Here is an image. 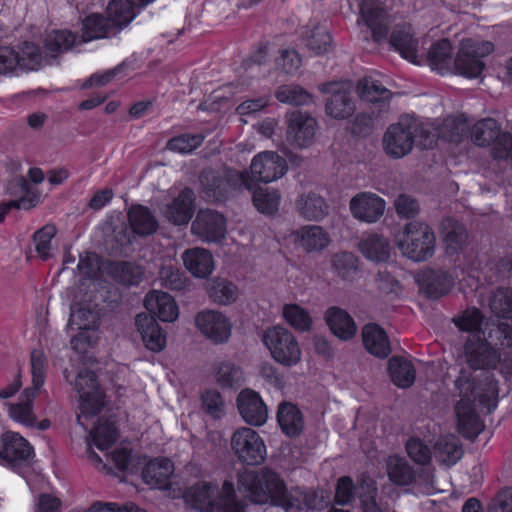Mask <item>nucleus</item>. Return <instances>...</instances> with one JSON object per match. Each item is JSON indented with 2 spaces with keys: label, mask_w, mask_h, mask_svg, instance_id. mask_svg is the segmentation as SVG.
<instances>
[{
  "label": "nucleus",
  "mask_w": 512,
  "mask_h": 512,
  "mask_svg": "<svg viewBox=\"0 0 512 512\" xmlns=\"http://www.w3.org/2000/svg\"><path fill=\"white\" fill-rule=\"evenodd\" d=\"M238 487L257 504L270 503L286 512L320 511L326 505L315 492L303 493L299 488L287 489L280 477L271 470H245L238 475Z\"/></svg>",
  "instance_id": "1"
},
{
  "label": "nucleus",
  "mask_w": 512,
  "mask_h": 512,
  "mask_svg": "<svg viewBox=\"0 0 512 512\" xmlns=\"http://www.w3.org/2000/svg\"><path fill=\"white\" fill-rule=\"evenodd\" d=\"M460 392V400L455 406L457 428L464 437L474 438L483 429L482 422L472 405V397L488 411L496 407L498 397L497 382L487 378L485 384L475 386L464 374L456 380Z\"/></svg>",
  "instance_id": "2"
},
{
  "label": "nucleus",
  "mask_w": 512,
  "mask_h": 512,
  "mask_svg": "<svg viewBox=\"0 0 512 512\" xmlns=\"http://www.w3.org/2000/svg\"><path fill=\"white\" fill-rule=\"evenodd\" d=\"M195 507L200 512H248V504L240 499L233 483L225 481L221 488L199 482L192 488Z\"/></svg>",
  "instance_id": "3"
},
{
  "label": "nucleus",
  "mask_w": 512,
  "mask_h": 512,
  "mask_svg": "<svg viewBox=\"0 0 512 512\" xmlns=\"http://www.w3.org/2000/svg\"><path fill=\"white\" fill-rule=\"evenodd\" d=\"M435 241L433 230L418 221L407 223L395 235V244L401 254L415 262L426 261L434 255Z\"/></svg>",
  "instance_id": "4"
},
{
  "label": "nucleus",
  "mask_w": 512,
  "mask_h": 512,
  "mask_svg": "<svg viewBox=\"0 0 512 512\" xmlns=\"http://www.w3.org/2000/svg\"><path fill=\"white\" fill-rule=\"evenodd\" d=\"M422 128H425V125L420 124L416 119L409 116L401 117L384 133L382 145L385 153L395 159L408 155L412 151L414 142L419 143L427 135L421 130Z\"/></svg>",
  "instance_id": "5"
},
{
  "label": "nucleus",
  "mask_w": 512,
  "mask_h": 512,
  "mask_svg": "<svg viewBox=\"0 0 512 512\" xmlns=\"http://www.w3.org/2000/svg\"><path fill=\"white\" fill-rule=\"evenodd\" d=\"M494 50L495 46L491 41L463 40L454 58L453 72L469 79L480 77L486 67L484 58Z\"/></svg>",
  "instance_id": "6"
},
{
  "label": "nucleus",
  "mask_w": 512,
  "mask_h": 512,
  "mask_svg": "<svg viewBox=\"0 0 512 512\" xmlns=\"http://www.w3.org/2000/svg\"><path fill=\"white\" fill-rule=\"evenodd\" d=\"M272 359L284 367H292L301 361L302 351L296 336L282 325L267 328L262 337Z\"/></svg>",
  "instance_id": "7"
},
{
  "label": "nucleus",
  "mask_w": 512,
  "mask_h": 512,
  "mask_svg": "<svg viewBox=\"0 0 512 512\" xmlns=\"http://www.w3.org/2000/svg\"><path fill=\"white\" fill-rule=\"evenodd\" d=\"M90 294L84 302H91ZM69 325L72 329L78 330V334L71 339L72 348L80 353L86 352L93 347L99 339V313L90 303L81 305L72 311Z\"/></svg>",
  "instance_id": "8"
},
{
  "label": "nucleus",
  "mask_w": 512,
  "mask_h": 512,
  "mask_svg": "<svg viewBox=\"0 0 512 512\" xmlns=\"http://www.w3.org/2000/svg\"><path fill=\"white\" fill-rule=\"evenodd\" d=\"M199 333L214 345L227 344L233 335V322L224 312L215 309L199 311L194 318Z\"/></svg>",
  "instance_id": "9"
},
{
  "label": "nucleus",
  "mask_w": 512,
  "mask_h": 512,
  "mask_svg": "<svg viewBox=\"0 0 512 512\" xmlns=\"http://www.w3.org/2000/svg\"><path fill=\"white\" fill-rule=\"evenodd\" d=\"M471 139L478 146H492L494 158L504 159L510 154L512 137L509 133L503 132L492 118L477 122L472 128Z\"/></svg>",
  "instance_id": "10"
},
{
  "label": "nucleus",
  "mask_w": 512,
  "mask_h": 512,
  "mask_svg": "<svg viewBox=\"0 0 512 512\" xmlns=\"http://www.w3.org/2000/svg\"><path fill=\"white\" fill-rule=\"evenodd\" d=\"M231 449L237 459L247 465H259L265 461L267 455L261 436L248 427H241L232 434Z\"/></svg>",
  "instance_id": "11"
},
{
  "label": "nucleus",
  "mask_w": 512,
  "mask_h": 512,
  "mask_svg": "<svg viewBox=\"0 0 512 512\" xmlns=\"http://www.w3.org/2000/svg\"><path fill=\"white\" fill-rule=\"evenodd\" d=\"M74 386L78 394L79 409L83 415H96L105 406V394L100 388L94 372L87 369L80 370L75 378Z\"/></svg>",
  "instance_id": "12"
},
{
  "label": "nucleus",
  "mask_w": 512,
  "mask_h": 512,
  "mask_svg": "<svg viewBox=\"0 0 512 512\" xmlns=\"http://www.w3.org/2000/svg\"><path fill=\"white\" fill-rule=\"evenodd\" d=\"M460 357L473 370H489L496 368L500 355L485 336L469 335L466 339Z\"/></svg>",
  "instance_id": "13"
},
{
  "label": "nucleus",
  "mask_w": 512,
  "mask_h": 512,
  "mask_svg": "<svg viewBox=\"0 0 512 512\" xmlns=\"http://www.w3.org/2000/svg\"><path fill=\"white\" fill-rule=\"evenodd\" d=\"M319 90L330 94L325 111L331 118L342 120L353 115L355 102L351 95V85L345 82H329L319 85Z\"/></svg>",
  "instance_id": "14"
},
{
  "label": "nucleus",
  "mask_w": 512,
  "mask_h": 512,
  "mask_svg": "<svg viewBox=\"0 0 512 512\" xmlns=\"http://www.w3.org/2000/svg\"><path fill=\"white\" fill-rule=\"evenodd\" d=\"M288 170L286 160L277 152L264 151L253 157L250 165L252 178L270 183L282 178Z\"/></svg>",
  "instance_id": "15"
},
{
  "label": "nucleus",
  "mask_w": 512,
  "mask_h": 512,
  "mask_svg": "<svg viewBox=\"0 0 512 512\" xmlns=\"http://www.w3.org/2000/svg\"><path fill=\"white\" fill-rule=\"evenodd\" d=\"M468 128L467 120L463 115L447 117L441 127H434L432 124H425L421 130L427 135L419 141L423 148H431L436 138H442L450 142H459L466 134Z\"/></svg>",
  "instance_id": "16"
},
{
  "label": "nucleus",
  "mask_w": 512,
  "mask_h": 512,
  "mask_svg": "<svg viewBox=\"0 0 512 512\" xmlns=\"http://www.w3.org/2000/svg\"><path fill=\"white\" fill-rule=\"evenodd\" d=\"M349 209L356 220L372 224L384 215L386 203L375 193L360 192L351 198Z\"/></svg>",
  "instance_id": "17"
},
{
  "label": "nucleus",
  "mask_w": 512,
  "mask_h": 512,
  "mask_svg": "<svg viewBox=\"0 0 512 512\" xmlns=\"http://www.w3.org/2000/svg\"><path fill=\"white\" fill-rule=\"evenodd\" d=\"M360 18L358 24L363 22L371 31L375 42L380 43L387 39L389 15L376 0H360Z\"/></svg>",
  "instance_id": "18"
},
{
  "label": "nucleus",
  "mask_w": 512,
  "mask_h": 512,
  "mask_svg": "<svg viewBox=\"0 0 512 512\" xmlns=\"http://www.w3.org/2000/svg\"><path fill=\"white\" fill-rule=\"evenodd\" d=\"M317 121L301 112L291 113L288 117L287 140L295 147L306 148L315 138Z\"/></svg>",
  "instance_id": "19"
},
{
  "label": "nucleus",
  "mask_w": 512,
  "mask_h": 512,
  "mask_svg": "<svg viewBox=\"0 0 512 512\" xmlns=\"http://www.w3.org/2000/svg\"><path fill=\"white\" fill-rule=\"evenodd\" d=\"M236 401L238 411L247 424L259 427L267 422V406L256 391L244 389L238 394Z\"/></svg>",
  "instance_id": "20"
},
{
  "label": "nucleus",
  "mask_w": 512,
  "mask_h": 512,
  "mask_svg": "<svg viewBox=\"0 0 512 512\" xmlns=\"http://www.w3.org/2000/svg\"><path fill=\"white\" fill-rule=\"evenodd\" d=\"M191 231L203 241L218 242L225 236V219L212 210H201L191 225Z\"/></svg>",
  "instance_id": "21"
},
{
  "label": "nucleus",
  "mask_w": 512,
  "mask_h": 512,
  "mask_svg": "<svg viewBox=\"0 0 512 512\" xmlns=\"http://www.w3.org/2000/svg\"><path fill=\"white\" fill-rule=\"evenodd\" d=\"M201 182L205 186L208 196H212L217 200L222 199L228 188H238L241 186L251 189L248 177L239 171L229 170L225 179L216 177L213 171L203 172Z\"/></svg>",
  "instance_id": "22"
},
{
  "label": "nucleus",
  "mask_w": 512,
  "mask_h": 512,
  "mask_svg": "<svg viewBox=\"0 0 512 512\" xmlns=\"http://www.w3.org/2000/svg\"><path fill=\"white\" fill-rule=\"evenodd\" d=\"M144 305L153 319L162 322H175L180 314L179 306L175 299L168 293L154 290L148 293Z\"/></svg>",
  "instance_id": "23"
},
{
  "label": "nucleus",
  "mask_w": 512,
  "mask_h": 512,
  "mask_svg": "<svg viewBox=\"0 0 512 512\" xmlns=\"http://www.w3.org/2000/svg\"><path fill=\"white\" fill-rule=\"evenodd\" d=\"M0 458L8 464L28 461L33 455V448L19 433L6 432L1 437Z\"/></svg>",
  "instance_id": "24"
},
{
  "label": "nucleus",
  "mask_w": 512,
  "mask_h": 512,
  "mask_svg": "<svg viewBox=\"0 0 512 512\" xmlns=\"http://www.w3.org/2000/svg\"><path fill=\"white\" fill-rule=\"evenodd\" d=\"M135 323L148 350L159 353L165 349L167 334L155 319L141 313L136 316Z\"/></svg>",
  "instance_id": "25"
},
{
  "label": "nucleus",
  "mask_w": 512,
  "mask_h": 512,
  "mask_svg": "<svg viewBox=\"0 0 512 512\" xmlns=\"http://www.w3.org/2000/svg\"><path fill=\"white\" fill-rule=\"evenodd\" d=\"M324 320L331 333L341 341H350L358 331L353 317L346 310L336 306L326 310Z\"/></svg>",
  "instance_id": "26"
},
{
  "label": "nucleus",
  "mask_w": 512,
  "mask_h": 512,
  "mask_svg": "<svg viewBox=\"0 0 512 512\" xmlns=\"http://www.w3.org/2000/svg\"><path fill=\"white\" fill-rule=\"evenodd\" d=\"M175 467L173 462L164 457L150 460L142 470L143 481L154 488L166 489L171 484Z\"/></svg>",
  "instance_id": "27"
},
{
  "label": "nucleus",
  "mask_w": 512,
  "mask_h": 512,
  "mask_svg": "<svg viewBox=\"0 0 512 512\" xmlns=\"http://www.w3.org/2000/svg\"><path fill=\"white\" fill-rule=\"evenodd\" d=\"M195 196L191 189H183L177 197L165 206V218L174 225L187 224L194 214Z\"/></svg>",
  "instance_id": "28"
},
{
  "label": "nucleus",
  "mask_w": 512,
  "mask_h": 512,
  "mask_svg": "<svg viewBox=\"0 0 512 512\" xmlns=\"http://www.w3.org/2000/svg\"><path fill=\"white\" fill-rule=\"evenodd\" d=\"M389 42L403 58L414 64L418 63L419 41L410 24L396 25Z\"/></svg>",
  "instance_id": "29"
},
{
  "label": "nucleus",
  "mask_w": 512,
  "mask_h": 512,
  "mask_svg": "<svg viewBox=\"0 0 512 512\" xmlns=\"http://www.w3.org/2000/svg\"><path fill=\"white\" fill-rule=\"evenodd\" d=\"M294 242L304 251L311 253L326 249L331 243V238L322 226L305 225L294 232Z\"/></svg>",
  "instance_id": "30"
},
{
  "label": "nucleus",
  "mask_w": 512,
  "mask_h": 512,
  "mask_svg": "<svg viewBox=\"0 0 512 512\" xmlns=\"http://www.w3.org/2000/svg\"><path fill=\"white\" fill-rule=\"evenodd\" d=\"M37 395L35 389H24L18 402L7 405L8 416L13 421L26 427L36 426L37 417L34 413V400Z\"/></svg>",
  "instance_id": "31"
},
{
  "label": "nucleus",
  "mask_w": 512,
  "mask_h": 512,
  "mask_svg": "<svg viewBox=\"0 0 512 512\" xmlns=\"http://www.w3.org/2000/svg\"><path fill=\"white\" fill-rule=\"evenodd\" d=\"M185 268L197 278H207L215 268L213 255L204 248H192L182 254Z\"/></svg>",
  "instance_id": "32"
},
{
  "label": "nucleus",
  "mask_w": 512,
  "mask_h": 512,
  "mask_svg": "<svg viewBox=\"0 0 512 512\" xmlns=\"http://www.w3.org/2000/svg\"><path fill=\"white\" fill-rule=\"evenodd\" d=\"M362 341L365 349L373 356L386 358L390 352V342L383 328L374 323L362 328Z\"/></svg>",
  "instance_id": "33"
},
{
  "label": "nucleus",
  "mask_w": 512,
  "mask_h": 512,
  "mask_svg": "<svg viewBox=\"0 0 512 512\" xmlns=\"http://www.w3.org/2000/svg\"><path fill=\"white\" fill-rule=\"evenodd\" d=\"M298 213L309 221H319L323 219L329 210L325 199L312 191L300 194L296 201Z\"/></svg>",
  "instance_id": "34"
},
{
  "label": "nucleus",
  "mask_w": 512,
  "mask_h": 512,
  "mask_svg": "<svg viewBox=\"0 0 512 512\" xmlns=\"http://www.w3.org/2000/svg\"><path fill=\"white\" fill-rule=\"evenodd\" d=\"M115 30L109 18L100 13H91L81 22V36L85 42L109 37Z\"/></svg>",
  "instance_id": "35"
},
{
  "label": "nucleus",
  "mask_w": 512,
  "mask_h": 512,
  "mask_svg": "<svg viewBox=\"0 0 512 512\" xmlns=\"http://www.w3.org/2000/svg\"><path fill=\"white\" fill-rule=\"evenodd\" d=\"M358 248L367 260L376 263L387 261L391 253L389 240L378 234H370L362 238Z\"/></svg>",
  "instance_id": "36"
},
{
  "label": "nucleus",
  "mask_w": 512,
  "mask_h": 512,
  "mask_svg": "<svg viewBox=\"0 0 512 512\" xmlns=\"http://www.w3.org/2000/svg\"><path fill=\"white\" fill-rule=\"evenodd\" d=\"M427 59L432 70L441 74L453 72V48L450 41L444 39L434 43L428 51Z\"/></svg>",
  "instance_id": "37"
},
{
  "label": "nucleus",
  "mask_w": 512,
  "mask_h": 512,
  "mask_svg": "<svg viewBox=\"0 0 512 512\" xmlns=\"http://www.w3.org/2000/svg\"><path fill=\"white\" fill-rule=\"evenodd\" d=\"M278 424L285 435L294 438L304 429V420L300 410L291 403H283L277 412Z\"/></svg>",
  "instance_id": "38"
},
{
  "label": "nucleus",
  "mask_w": 512,
  "mask_h": 512,
  "mask_svg": "<svg viewBox=\"0 0 512 512\" xmlns=\"http://www.w3.org/2000/svg\"><path fill=\"white\" fill-rule=\"evenodd\" d=\"M463 455V448L459 439L453 434L443 435L434 445V456L446 466L456 464Z\"/></svg>",
  "instance_id": "39"
},
{
  "label": "nucleus",
  "mask_w": 512,
  "mask_h": 512,
  "mask_svg": "<svg viewBox=\"0 0 512 512\" xmlns=\"http://www.w3.org/2000/svg\"><path fill=\"white\" fill-rule=\"evenodd\" d=\"M139 8L131 0H111L106 7V15L115 29H122L137 16Z\"/></svg>",
  "instance_id": "40"
},
{
  "label": "nucleus",
  "mask_w": 512,
  "mask_h": 512,
  "mask_svg": "<svg viewBox=\"0 0 512 512\" xmlns=\"http://www.w3.org/2000/svg\"><path fill=\"white\" fill-rule=\"evenodd\" d=\"M128 220L134 233L147 236L158 229V222L151 211L142 205H134L128 211Z\"/></svg>",
  "instance_id": "41"
},
{
  "label": "nucleus",
  "mask_w": 512,
  "mask_h": 512,
  "mask_svg": "<svg viewBox=\"0 0 512 512\" xmlns=\"http://www.w3.org/2000/svg\"><path fill=\"white\" fill-rule=\"evenodd\" d=\"M386 473L389 480L399 486H408L415 480L413 468L404 457L398 455L386 459Z\"/></svg>",
  "instance_id": "42"
},
{
  "label": "nucleus",
  "mask_w": 512,
  "mask_h": 512,
  "mask_svg": "<svg viewBox=\"0 0 512 512\" xmlns=\"http://www.w3.org/2000/svg\"><path fill=\"white\" fill-rule=\"evenodd\" d=\"M443 243L446 253L454 254L463 249L467 241V232L463 224L448 218L442 223Z\"/></svg>",
  "instance_id": "43"
},
{
  "label": "nucleus",
  "mask_w": 512,
  "mask_h": 512,
  "mask_svg": "<svg viewBox=\"0 0 512 512\" xmlns=\"http://www.w3.org/2000/svg\"><path fill=\"white\" fill-rule=\"evenodd\" d=\"M282 317L285 322L298 332H310L314 320L310 312L297 303H287L282 307Z\"/></svg>",
  "instance_id": "44"
},
{
  "label": "nucleus",
  "mask_w": 512,
  "mask_h": 512,
  "mask_svg": "<svg viewBox=\"0 0 512 512\" xmlns=\"http://www.w3.org/2000/svg\"><path fill=\"white\" fill-rule=\"evenodd\" d=\"M212 374L222 388H233L244 381L242 369L231 360L216 362Z\"/></svg>",
  "instance_id": "45"
},
{
  "label": "nucleus",
  "mask_w": 512,
  "mask_h": 512,
  "mask_svg": "<svg viewBox=\"0 0 512 512\" xmlns=\"http://www.w3.org/2000/svg\"><path fill=\"white\" fill-rule=\"evenodd\" d=\"M207 293L214 303L223 306L234 303L239 296L236 285L223 278L212 279L207 284Z\"/></svg>",
  "instance_id": "46"
},
{
  "label": "nucleus",
  "mask_w": 512,
  "mask_h": 512,
  "mask_svg": "<svg viewBox=\"0 0 512 512\" xmlns=\"http://www.w3.org/2000/svg\"><path fill=\"white\" fill-rule=\"evenodd\" d=\"M391 381L399 388L410 387L416 379V371L412 363L402 357H392L388 362Z\"/></svg>",
  "instance_id": "47"
},
{
  "label": "nucleus",
  "mask_w": 512,
  "mask_h": 512,
  "mask_svg": "<svg viewBox=\"0 0 512 512\" xmlns=\"http://www.w3.org/2000/svg\"><path fill=\"white\" fill-rule=\"evenodd\" d=\"M303 40L305 45L314 54L326 53L331 46V36L326 27L316 22H310L303 32Z\"/></svg>",
  "instance_id": "48"
},
{
  "label": "nucleus",
  "mask_w": 512,
  "mask_h": 512,
  "mask_svg": "<svg viewBox=\"0 0 512 512\" xmlns=\"http://www.w3.org/2000/svg\"><path fill=\"white\" fill-rule=\"evenodd\" d=\"M332 271L344 280H353L358 272V259L351 252H338L331 256Z\"/></svg>",
  "instance_id": "49"
},
{
  "label": "nucleus",
  "mask_w": 512,
  "mask_h": 512,
  "mask_svg": "<svg viewBox=\"0 0 512 512\" xmlns=\"http://www.w3.org/2000/svg\"><path fill=\"white\" fill-rule=\"evenodd\" d=\"M454 285L453 279L444 271H431L426 275L423 289L430 298H439Z\"/></svg>",
  "instance_id": "50"
},
{
  "label": "nucleus",
  "mask_w": 512,
  "mask_h": 512,
  "mask_svg": "<svg viewBox=\"0 0 512 512\" xmlns=\"http://www.w3.org/2000/svg\"><path fill=\"white\" fill-rule=\"evenodd\" d=\"M90 439L98 449L102 451L109 449L117 439V429L114 422L100 420L91 430Z\"/></svg>",
  "instance_id": "51"
},
{
  "label": "nucleus",
  "mask_w": 512,
  "mask_h": 512,
  "mask_svg": "<svg viewBox=\"0 0 512 512\" xmlns=\"http://www.w3.org/2000/svg\"><path fill=\"white\" fill-rule=\"evenodd\" d=\"M357 92L359 97L367 102L383 101L391 96V92L372 77L361 79L357 85Z\"/></svg>",
  "instance_id": "52"
},
{
  "label": "nucleus",
  "mask_w": 512,
  "mask_h": 512,
  "mask_svg": "<svg viewBox=\"0 0 512 512\" xmlns=\"http://www.w3.org/2000/svg\"><path fill=\"white\" fill-rule=\"evenodd\" d=\"M76 35L69 30H53L45 37V48L52 54L69 50L76 42Z\"/></svg>",
  "instance_id": "53"
},
{
  "label": "nucleus",
  "mask_w": 512,
  "mask_h": 512,
  "mask_svg": "<svg viewBox=\"0 0 512 512\" xmlns=\"http://www.w3.org/2000/svg\"><path fill=\"white\" fill-rule=\"evenodd\" d=\"M275 97L281 103L295 106L307 105L312 102V96L297 85L280 86L275 93Z\"/></svg>",
  "instance_id": "54"
},
{
  "label": "nucleus",
  "mask_w": 512,
  "mask_h": 512,
  "mask_svg": "<svg viewBox=\"0 0 512 512\" xmlns=\"http://www.w3.org/2000/svg\"><path fill=\"white\" fill-rule=\"evenodd\" d=\"M253 203L263 214H273L278 210L280 194L273 189L258 188L253 192Z\"/></svg>",
  "instance_id": "55"
},
{
  "label": "nucleus",
  "mask_w": 512,
  "mask_h": 512,
  "mask_svg": "<svg viewBox=\"0 0 512 512\" xmlns=\"http://www.w3.org/2000/svg\"><path fill=\"white\" fill-rule=\"evenodd\" d=\"M453 321L461 331L469 332L470 335L485 336L482 331L483 316L476 308L466 310Z\"/></svg>",
  "instance_id": "56"
},
{
  "label": "nucleus",
  "mask_w": 512,
  "mask_h": 512,
  "mask_svg": "<svg viewBox=\"0 0 512 512\" xmlns=\"http://www.w3.org/2000/svg\"><path fill=\"white\" fill-rule=\"evenodd\" d=\"M490 308L497 317L512 319V290L498 289L490 300Z\"/></svg>",
  "instance_id": "57"
},
{
  "label": "nucleus",
  "mask_w": 512,
  "mask_h": 512,
  "mask_svg": "<svg viewBox=\"0 0 512 512\" xmlns=\"http://www.w3.org/2000/svg\"><path fill=\"white\" fill-rule=\"evenodd\" d=\"M30 366H31L32 387H28L27 389H35V391L38 393L40 388L45 383V375H46L47 360H46V356L43 351L33 350L31 352Z\"/></svg>",
  "instance_id": "58"
},
{
  "label": "nucleus",
  "mask_w": 512,
  "mask_h": 512,
  "mask_svg": "<svg viewBox=\"0 0 512 512\" xmlns=\"http://www.w3.org/2000/svg\"><path fill=\"white\" fill-rule=\"evenodd\" d=\"M56 234L54 225H45L34 234L35 250L38 256L46 260L52 255V239Z\"/></svg>",
  "instance_id": "59"
},
{
  "label": "nucleus",
  "mask_w": 512,
  "mask_h": 512,
  "mask_svg": "<svg viewBox=\"0 0 512 512\" xmlns=\"http://www.w3.org/2000/svg\"><path fill=\"white\" fill-rule=\"evenodd\" d=\"M204 136L201 134H182L172 138L167 147L169 150L181 154H188L197 149L203 142Z\"/></svg>",
  "instance_id": "60"
},
{
  "label": "nucleus",
  "mask_w": 512,
  "mask_h": 512,
  "mask_svg": "<svg viewBox=\"0 0 512 512\" xmlns=\"http://www.w3.org/2000/svg\"><path fill=\"white\" fill-rule=\"evenodd\" d=\"M113 273L124 285H137L143 278L141 267L127 262L115 264Z\"/></svg>",
  "instance_id": "61"
},
{
  "label": "nucleus",
  "mask_w": 512,
  "mask_h": 512,
  "mask_svg": "<svg viewBox=\"0 0 512 512\" xmlns=\"http://www.w3.org/2000/svg\"><path fill=\"white\" fill-rule=\"evenodd\" d=\"M276 65L286 74H295L302 65V59L294 49H281L279 57L276 59Z\"/></svg>",
  "instance_id": "62"
},
{
  "label": "nucleus",
  "mask_w": 512,
  "mask_h": 512,
  "mask_svg": "<svg viewBox=\"0 0 512 512\" xmlns=\"http://www.w3.org/2000/svg\"><path fill=\"white\" fill-rule=\"evenodd\" d=\"M202 405L213 418H221L224 415L225 404L221 394L216 390H208L203 393Z\"/></svg>",
  "instance_id": "63"
},
{
  "label": "nucleus",
  "mask_w": 512,
  "mask_h": 512,
  "mask_svg": "<svg viewBox=\"0 0 512 512\" xmlns=\"http://www.w3.org/2000/svg\"><path fill=\"white\" fill-rule=\"evenodd\" d=\"M487 512H512V486L500 490L491 499Z\"/></svg>",
  "instance_id": "64"
}]
</instances>
